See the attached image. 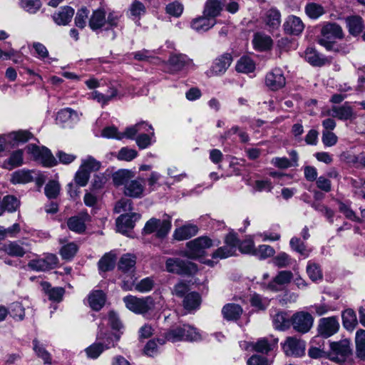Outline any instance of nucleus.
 Here are the masks:
<instances>
[{
    "instance_id": "obj_1",
    "label": "nucleus",
    "mask_w": 365,
    "mask_h": 365,
    "mask_svg": "<svg viewBox=\"0 0 365 365\" xmlns=\"http://www.w3.org/2000/svg\"><path fill=\"white\" fill-rule=\"evenodd\" d=\"M200 339L201 335L195 327L189 324H183L171 328L165 333V339H158V342L163 345L166 340L175 343L182 341H194Z\"/></svg>"
},
{
    "instance_id": "obj_2",
    "label": "nucleus",
    "mask_w": 365,
    "mask_h": 365,
    "mask_svg": "<svg viewBox=\"0 0 365 365\" xmlns=\"http://www.w3.org/2000/svg\"><path fill=\"white\" fill-rule=\"evenodd\" d=\"M120 15L115 11L110 12L107 17L102 9L94 10L88 20L91 29L96 31L99 29L110 30L118 26Z\"/></svg>"
},
{
    "instance_id": "obj_3",
    "label": "nucleus",
    "mask_w": 365,
    "mask_h": 365,
    "mask_svg": "<svg viewBox=\"0 0 365 365\" xmlns=\"http://www.w3.org/2000/svg\"><path fill=\"white\" fill-rule=\"evenodd\" d=\"M97 339L102 342L94 343L85 349L86 355L90 359H97L105 350L115 346V341H118L119 336L113 334H107L100 328Z\"/></svg>"
},
{
    "instance_id": "obj_4",
    "label": "nucleus",
    "mask_w": 365,
    "mask_h": 365,
    "mask_svg": "<svg viewBox=\"0 0 365 365\" xmlns=\"http://www.w3.org/2000/svg\"><path fill=\"white\" fill-rule=\"evenodd\" d=\"M321 34L322 37L319 39V43L328 51H338L335 39L343 38L344 34L341 27L336 23H328L322 27Z\"/></svg>"
},
{
    "instance_id": "obj_5",
    "label": "nucleus",
    "mask_w": 365,
    "mask_h": 365,
    "mask_svg": "<svg viewBox=\"0 0 365 365\" xmlns=\"http://www.w3.org/2000/svg\"><path fill=\"white\" fill-rule=\"evenodd\" d=\"M123 300L129 310L138 314H145L155 308V302L150 296L137 297L128 295L125 297Z\"/></svg>"
},
{
    "instance_id": "obj_6",
    "label": "nucleus",
    "mask_w": 365,
    "mask_h": 365,
    "mask_svg": "<svg viewBox=\"0 0 365 365\" xmlns=\"http://www.w3.org/2000/svg\"><path fill=\"white\" fill-rule=\"evenodd\" d=\"M212 240L207 237H199L186 244L187 250L183 252V256L195 259L205 254V250L212 247Z\"/></svg>"
},
{
    "instance_id": "obj_7",
    "label": "nucleus",
    "mask_w": 365,
    "mask_h": 365,
    "mask_svg": "<svg viewBox=\"0 0 365 365\" xmlns=\"http://www.w3.org/2000/svg\"><path fill=\"white\" fill-rule=\"evenodd\" d=\"M171 229V219L165 215L163 220L153 217L145 225L143 232L145 235L155 233L158 238H164Z\"/></svg>"
},
{
    "instance_id": "obj_8",
    "label": "nucleus",
    "mask_w": 365,
    "mask_h": 365,
    "mask_svg": "<svg viewBox=\"0 0 365 365\" xmlns=\"http://www.w3.org/2000/svg\"><path fill=\"white\" fill-rule=\"evenodd\" d=\"M329 347L327 356L330 360L337 363L344 362L351 354L350 341L348 339L330 342Z\"/></svg>"
},
{
    "instance_id": "obj_9",
    "label": "nucleus",
    "mask_w": 365,
    "mask_h": 365,
    "mask_svg": "<svg viewBox=\"0 0 365 365\" xmlns=\"http://www.w3.org/2000/svg\"><path fill=\"white\" fill-rule=\"evenodd\" d=\"M165 267L168 272L180 275H192L197 271L195 264L179 258L168 259Z\"/></svg>"
},
{
    "instance_id": "obj_10",
    "label": "nucleus",
    "mask_w": 365,
    "mask_h": 365,
    "mask_svg": "<svg viewBox=\"0 0 365 365\" xmlns=\"http://www.w3.org/2000/svg\"><path fill=\"white\" fill-rule=\"evenodd\" d=\"M29 154L44 166L52 167L56 164V159L52 155L51 152L47 148L38 147L34 144H29L26 148Z\"/></svg>"
},
{
    "instance_id": "obj_11",
    "label": "nucleus",
    "mask_w": 365,
    "mask_h": 365,
    "mask_svg": "<svg viewBox=\"0 0 365 365\" xmlns=\"http://www.w3.org/2000/svg\"><path fill=\"white\" fill-rule=\"evenodd\" d=\"M340 325L336 317H323L317 324L318 336L329 338L338 332Z\"/></svg>"
},
{
    "instance_id": "obj_12",
    "label": "nucleus",
    "mask_w": 365,
    "mask_h": 365,
    "mask_svg": "<svg viewBox=\"0 0 365 365\" xmlns=\"http://www.w3.org/2000/svg\"><path fill=\"white\" fill-rule=\"evenodd\" d=\"M28 252V245L19 241L0 244V258L5 255L11 257H22Z\"/></svg>"
},
{
    "instance_id": "obj_13",
    "label": "nucleus",
    "mask_w": 365,
    "mask_h": 365,
    "mask_svg": "<svg viewBox=\"0 0 365 365\" xmlns=\"http://www.w3.org/2000/svg\"><path fill=\"white\" fill-rule=\"evenodd\" d=\"M57 257L53 254H48L43 258L37 257L30 260L28 267L37 272H44L53 269L58 264Z\"/></svg>"
},
{
    "instance_id": "obj_14",
    "label": "nucleus",
    "mask_w": 365,
    "mask_h": 365,
    "mask_svg": "<svg viewBox=\"0 0 365 365\" xmlns=\"http://www.w3.org/2000/svg\"><path fill=\"white\" fill-rule=\"evenodd\" d=\"M314 319L307 312H299L293 314L292 324L293 328L301 333L308 332L313 326Z\"/></svg>"
},
{
    "instance_id": "obj_15",
    "label": "nucleus",
    "mask_w": 365,
    "mask_h": 365,
    "mask_svg": "<svg viewBox=\"0 0 365 365\" xmlns=\"http://www.w3.org/2000/svg\"><path fill=\"white\" fill-rule=\"evenodd\" d=\"M305 342L295 337H288L282 346L287 356H302L305 353Z\"/></svg>"
},
{
    "instance_id": "obj_16",
    "label": "nucleus",
    "mask_w": 365,
    "mask_h": 365,
    "mask_svg": "<svg viewBox=\"0 0 365 365\" xmlns=\"http://www.w3.org/2000/svg\"><path fill=\"white\" fill-rule=\"evenodd\" d=\"M140 217L141 215L136 212L121 215L116 220L117 230L125 234L134 227L135 222L139 220Z\"/></svg>"
},
{
    "instance_id": "obj_17",
    "label": "nucleus",
    "mask_w": 365,
    "mask_h": 365,
    "mask_svg": "<svg viewBox=\"0 0 365 365\" xmlns=\"http://www.w3.org/2000/svg\"><path fill=\"white\" fill-rule=\"evenodd\" d=\"M293 274L290 271H280L267 284V289L272 292L282 291L292 280Z\"/></svg>"
},
{
    "instance_id": "obj_18",
    "label": "nucleus",
    "mask_w": 365,
    "mask_h": 365,
    "mask_svg": "<svg viewBox=\"0 0 365 365\" xmlns=\"http://www.w3.org/2000/svg\"><path fill=\"white\" fill-rule=\"evenodd\" d=\"M265 83L272 91H277L285 86L286 80L280 68H274L269 72L265 78Z\"/></svg>"
},
{
    "instance_id": "obj_19",
    "label": "nucleus",
    "mask_w": 365,
    "mask_h": 365,
    "mask_svg": "<svg viewBox=\"0 0 365 365\" xmlns=\"http://www.w3.org/2000/svg\"><path fill=\"white\" fill-rule=\"evenodd\" d=\"M283 29L287 34L299 36L304 29V24L299 17L289 15L284 20Z\"/></svg>"
},
{
    "instance_id": "obj_20",
    "label": "nucleus",
    "mask_w": 365,
    "mask_h": 365,
    "mask_svg": "<svg viewBox=\"0 0 365 365\" xmlns=\"http://www.w3.org/2000/svg\"><path fill=\"white\" fill-rule=\"evenodd\" d=\"M232 57L230 53H224L214 61L210 70V76H221L225 73L231 65Z\"/></svg>"
},
{
    "instance_id": "obj_21",
    "label": "nucleus",
    "mask_w": 365,
    "mask_h": 365,
    "mask_svg": "<svg viewBox=\"0 0 365 365\" xmlns=\"http://www.w3.org/2000/svg\"><path fill=\"white\" fill-rule=\"evenodd\" d=\"M90 220V215L87 212H82L68 218L67 225L70 230L78 234H82L86 230V223Z\"/></svg>"
},
{
    "instance_id": "obj_22",
    "label": "nucleus",
    "mask_w": 365,
    "mask_h": 365,
    "mask_svg": "<svg viewBox=\"0 0 365 365\" xmlns=\"http://www.w3.org/2000/svg\"><path fill=\"white\" fill-rule=\"evenodd\" d=\"M145 190V180L141 178L131 179L124 187V194L126 196L140 198L143 197Z\"/></svg>"
},
{
    "instance_id": "obj_23",
    "label": "nucleus",
    "mask_w": 365,
    "mask_h": 365,
    "mask_svg": "<svg viewBox=\"0 0 365 365\" xmlns=\"http://www.w3.org/2000/svg\"><path fill=\"white\" fill-rule=\"evenodd\" d=\"M329 115L341 120H351L356 116L354 109L348 103H345L341 106H333L329 110Z\"/></svg>"
},
{
    "instance_id": "obj_24",
    "label": "nucleus",
    "mask_w": 365,
    "mask_h": 365,
    "mask_svg": "<svg viewBox=\"0 0 365 365\" xmlns=\"http://www.w3.org/2000/svg\"><path fill=\"white\" fill-rule=\"evenodd\" d=\"M216 20L210 16L204 15L192 20L191 28L197 32H205L213 27Z\"/></svg>"
},
{
    "instance_id": "obj_25",
    "label": "nucleus",
    "mask_w": 365,
    "mask_h": 365,
    "mask_svg": "<svg viewBox=\"0 0 365 365\" xmlns=\"http://www.w3.org/2000/svg\"><path fill=\"white\" fill-rule=\"evenodd\" d=\"M242 312L243 309L241 306L235 303L227 304L222 309V316L227 321L239 319Z\"/></svg>"
},
{
    "instance_id": "obj_26",
    "label": "nucleus",
    "mask_w": 365,
    "mask_h": 365,
    "mask_svg": "<svg viewBox=\"0 0 365 365\" xmlns=\"http://www.w3.org/2000/svg\"><path fill=\"white\" fill-rule=\"evenodd\" d=\"M74 9L70 6H64L53 15L54 22L59 26L67 25L72 19Z\"/></svg>"
},
{
    "instance_id": "obj_27",
    "label": "nucleus",
    "mask_w": 365,
    "mask_h": 365,
    "mask_svg": "<svg viewBox=\"0 0 365 365\" xmlns=\"http://www.w3.org/2000/svg\"><path fill=\"white\" fill-rule=\"evenodd\" d=\"M149 132L150 131V135L151 136L154 135L153 128L152 125H148V123L145 122H141L135 124L133 126L128 127L125 129V132L121 133L122 139L124 138L133 139L134 136L138 133V132Z\"/></svg>"
},
{
    "instance_id": "obj_28",
    "label": "nucleus",
    "mask_w": 365,
    "mask_h": 365,
    "mask_svg": "<svg viewBox=\"0 0 365 365\" xmlns=\"http://www.w3.org/2000/svg\"><path fill=\"white\" fill-rule=\"evenodd\" d=\"M304 58L309 63L314 66H322L328 62L327 58L319 53L313 48H307L306 49Z\"/></svg>"
},
{
    "instance_id": "obj_29",
    "label": "nucleus",
    "mask_w": 365,
    "mask_h": 365,
    "mask_svg": "<svg viewBox=\"0 0 365 365\" xmlns=\"http://www.w3.org/2000/svg\"><path fill=\"white\" fill-rule=\"evenodd\" d=\"M225 0H207L204 7L203 14L215 19V17L220 15Z\"/></svg>"
},
{
    "instance_id": "obj_30",
    "label": "nucleus",
    "mask_w": 365,
    "mask_h": 365,
    "mask_svg": "<svg viewBox=\"0 0 365 365\" xmlns=\"http://www.w3.org/2000/svg\"><path fill=\"white\" fill-rule=\"evenodd\" d=\"M41 286L45 294L48 297L49 300L56 302H59L62 300L65 293L63 288L52 287L48 282L42 283Z\"/></svg>"
},
{
    "instance_id": "obj_31",
    "label": "nucleus",
    "mask_w": 365,
    "mask_h": 365,
    "mask_svg": "<svg viewBox=\"0 0 365 365\" xmlns=\"http://www.w3.org/2000/svg\"><path fill=\"white\" fill-rule=\"evenodd\" d=\"M197 227L193 225H186L175 229L173 237L175 240L181 241L192 237L197 233Z\"/></svg>"
},
{
    "instance_id": "obj_32",
    "label": "nucleus",
    "mask_w": 365,
    "mask_h": 365,
    "mask_svg": "<svg viewBox=\"0 0 365 365\" xmlns=\"http://www.w3.org/2000/svg\"><path fill=\"white\" fill-rule=\"evenodd\" d=\"M133 178L134 173L126 169L118 170L112 175L113 184L115 186L124 185V187H125V184H128Z\"/></svg>"
},
{
    "instance_id": "obj_33",
    "label": "nucleus",
    "mask_w": 365,
    "mask_h": 365,
    "mask_svg": "<svg viewBox=\"0 0 365 365\" xmlns=\"http://www.w3.org/2000/svg\"><path fill=\"white\" fill-rule=\"evenodd\" d=\"M190 61L187 56L181 53L171 54L168 59V65L172 71L182 70Z\"/></svg>"
},
{
    "instance_id": "obj_34",
    "label": "nucleus",
    "mask_w": 365,
    "mask_h": 365,
    "mask_svg": "<svg viewBox=\"0 0 365 365\" xmlns=\"http://www.w3.org/2000/svg\"><path fill=\"white\" fill-rule=\"evenodd\" d=\"M346 26L351 35L356 36L361 34L364 28V21L359 16L347 17L346 19Z\"/></svg>"
},
{
    "instance_id": "obj_35",
    "label": "nucleus",
    "mask_w": 365,
    "mask_h": 365,
    "mask_svg": "<svg viewBox=\"0 0 365 365\" xmlns=\"http://www.w3.org/2000/svg\"><path fill=\"white\" fill-rule=\"evenodd\" d=\"M264 22L270 30H274L279 27L281 24V14L276 9H270L266 13Z\"/></svg>"
},
{
    "instance_id": "obj_36",
    "label": "nucleus",
    "mask_w": 365,
    "mask_h": 365,
    "mask_svg": "<svg viewBox=\"0 0 365 365\" xmlns=\"http://www.w3.org/2000/svg\"><path fill=\"white\" fill-rule=\"evenodd\" d=\"M88 301L92 309L98 311L105 304V294L101 290H95L88 295Z\"/></svg>"
},
{
    "instance_id": "obj_37",
    "label": "nucleus",
    "mask_w": 365,
    "mask_h": 365,
    "mask_svg": "<svg viewBox=\"0 0 365 365\" xmlns=\"http://www.w3.org/2000/svg\"><path fill=\"white\" fill-rule=\"evenodd\" d=\"M272 323L276 329L284 331L290 327V319L286 312H278L272 316Z\"/></svg>"
},
{
    "instance_id": "obj_38",
    "label": "nucleus",
    "mask_w": 365,
    "mask_h": 365,
    "mask_svg": "<svg viewBox=\"0 0 365 365\" xmlns=\"http://www.w3.org/2000/svg\"><path fill=\"white\" fill-rule=\"evenodd\" d=\"M252 43L256 49L259 51H265L271 48L272 45V40L267 35L257 33L254 36Z\"/></svg>"
},
{
    "instance_id": "obj_39",
    "label": "nucleus",
    "mask_w": 365,
    "mask_h": 365,
    "mask_svg": "<svg viewBox=\"0 0 365 365\" xmlns=\"http://www.w3.org/2000/svg\"><path fill=\"white\" fill-rule=\"evenodd\" d=\"M201 303V298L198 293L190 292L185 296L183 299V307L188 312L195 310L199 308Z\"/></svg>"
},
{
    "instance_id": "obj_40",
    "label": "nucleus",
    "mask_w": 365,
    "mask_h": 365,
    "mask_svg": "<svg viewBox=\"0 0 365 365\" xmlns=\"http://www.w3.org/2000/svg\"><path fill=\"white\" fill-rule=\"evenodd\" d=\"M76 112L71 108H64L58 112L56 120L58 124L69 123L78 120Z\"/></svg>"
},
{
    "instance_id": "obj_41",
    "label": "nucleus",
    "mask_w": 365,
    "mask_h": 365,
    "mask_svg": "<svg viewBox=\"0 0 365 365\" xmlns=\"http://www.w3.org/2000/svg\"><path fill=\"white\" fill-rule=\"evenodd\" d=\"M34 171L21 170L14 172L12 174L11 182L14 184L16 183H28L34 180Z\"/></svg>"
},
{
    "instance_id": "obj_42",
    "label": "nucleus",
    "mask_w": 365,
    "mask_h": 365,
    "mask_svg": "<svg viewBox=\"0 0 365 365\" xmlns=\"http://www.w3.org/2000/svg\"><path fill=\"white\" fill-rule=\"evenodd\" d=\"M32 138V133L28 130L14 131L7 135L9 143H12L14 145L19 143H26Z\"/></svg>"
},
{
    "instance_id": "obj_43",
    "label": "nucleus",
    "mask_w": 365,
    "mask_h": 365,
    "mask_svg": "<svg viewBox=\"0 0 365 365\" xmlns=\"http://www.w3.org/2000/svg\"><path fill=\"white\" fill-rule=\"evenodd\" d=\"M235 68L239 73H249L255 71V63L250 57L242 56L237 61Z\"/></svg>"
},
{
    "instance_id": "obj_44",
    "label": "nucleus",
    "mask_w": 365,
    "mask_h": 365,
    "mask_svg": "<svg viewBox=\"0 0 365 365\" xmlns=\"http://www.w3.org/2000/svg\"><path fill=\"white\" fill-rule=\"evenodd\" d=\"M136 263V257L130 254L123 255L118 262V269L123 272L133 271Z\"/></svg>"
},
{
    "instance_id": "obj_45",
    "label": "nucleus",
    "mask_w": 365,
    "mask_h": 365,
    "mask_svg": "<svg viewBox=\"0 0 365 365\" xmlns=\"http://www.w3.org/2000/svg\"><path fill=\"white\" fill-rule=\"evenodd\" d=\"M355 343L356 355L362 360H365V330L359 329L356 332Z\"/></svg>"
},
{
    "instance_id": "obj_46",
    "label": "nucleus",
    "mask_w": 365,
    "mask_h": 365,
    "mask_svg": "<svg viewBox=\"0 0 365 365\" xmlns=\"http://www.w3.org/2000/svg\"><path fill=\"white\" fill-rule=\"evenodd\" d=\"M343 326L347 330H353L357 324V319L354 311L347 309L342 313Z\"/></svg>"
},
{
    "instance_id": "obj_47",
    "label": "nucleus",
    "mask_w": 365,
    "mask_h": 365,
    "mask_svg": "<svg viewBox=\"0 0 365 365\" xmlns=\"http://www.w3.org/2000/svg\"><path fill=\"white\" fill-rule=\"evenodd\" d=\"M250 302L251 306L256 310L264 311L268 307L270 301L267 297H264L259 294L254 293L250 296Z\"/></svg>"
},
{
    "instance_id": "obj_48",
    "label": "nucleus",
    "mask_w": 365,
    "mask_h": 365,
    "mask_svg": "<svg viewBox=\"0 0 365 365\" xmlns=\"http://www.w3.org/2000/svg\"><path fill=\"white\" fill-rule=\"evenodd\" d=\"M115 264V256L109 252L106 254L98 262V268L102 272H107L114 268Z\"/></svg>"
},
{
    "instance_id": "obj_49",
    "label": "nucleus",
    "mask_w": 365,
    "mask_h": 365,
    "mask_svg": "<svg viewBox=\"0 0 365 365\" xmlns=\"http://www.w3.org/2000/svg\"><path fill=\"white\" fill-rule=\"evenodd\" d=\"M23 163V151L18 150L12 153L8 160L4 162V165L7 169L11 170L16 167L21 165Z\"/></svg>"
},
{
    "instance_id": "obj_50",
    "label": "nucleus",
    "mask_w": 365,
    "mask_h": 365,
    "mask_svg": "<svg viewBox=\"0 0 365 365\" xmlns=\"http://www.w3.org/2000/svg\"><path fill=\"white\" fill-rule=\"evenodd\" d=\"M272 262L279 268L287 267L295 263V260L285 252H279L272 259Z\"/></svg>"
},
{
    "instance_id": "obj_51",
    "label": "nucleus",
    "mask_w": 365,
    "mask_h": 365,
    "mask_svg": "<svg viewBox=\"0 0 365 365\" xmlns=\"http://www.w3.org/2000/svg\"><path fill=\"white\" fill-rule=\"evenodd\" d=\"M101 163L100 161L96 160L93 157L88 155L81 160V168L86 170H88L89 173L93 171H97L100 169Z\"/></svg>"
},
{
    "instance_id": "obj_52",
    "label": "nucleus",
    "mask_w": 365,
    "mask_h": 365,
    "mask_svg": "<svg viewBox=\"0 0 365 365\" xmlns=\"http://www.w3.org/2000/svg\"><path fill=\"white\" fill-rule=\"evenodd\" d=\"M78 247L74 242H70L63 245L60 250V255L63 259L70 260L76 254Z\"/></svg>"
},
{
    "instance_id": "obj_53",
    "label": "nucleus",
    "mask_w": 365,
    "mask_h": 365,
    "mask_svg": "<svg viewBox=\"0 0 365 365\" xmlns=\"http://www.w3.org/2000/svg\"><path fill=\"white\" fill-rule=\"evenodd\" d=\"M275 253L274 249L270 245H261L255 248L254 255L259 259H265L268 257H272Z\"/></svg>"
},
{
    "instance_id": "obj_54",
    "label": "nucleus",
    "mask_w": 365,
    "mask_h": 365,
    "mask_svg": "<svg viewBox=\"0 0 365 365\" xmlns=\"http://www.w3.org/2000/svg\"><path fill=\"white\" fill-rule=\"evenodd\" d=\"M305 13L309 18L316 19L324 13V9L319 4L310 3L305 6Z\"/></svg>"
},
{
    "instance_id": "obj_55",
    "label": "nucleus",
    "mask_w": 365,
    "mask_h": 365,
    "mask_svg": "<svg viewBox=\"0 0 365 365\" xmlns=\"http://www.w3.org/2000/svg\"><path fill=\"white\" fill-rule=\"evenodd\" d=\"M307 272L309 278L316 282L322 279L323 274L319 264L309 262L307 267Z\"/></svg>"
},
{
    "instance_id": "obj_56",
    "label": "nucleus",
    "mask_w": 365,
    "mask_h": 365,
    "mask_svg": "<svg viewBox=\"0 0 365 365\" xmlns=\"http://www.w3.org/2000/svg\"><path fill=\"white\" fill-rule=\"evenodd\" d=\"M60 189V185L57 181L51 180L46 185L44 192L48 198L55 199L59 195Z\"/></svg>"
},
{
    "instance_id": "obj_57",
    "label": "nucleus",
    "mask_w": 365,
    "mask_h": 365,
    "mask_svg": "<svg viewBox=\"0 0 365 365\" xmlns=\"http://www.w3.org/2000/svg\"><path fill=\"white\" fill-rule=\"evenodd\" d=\"M289 245L291 248L299 253L304 257H307L309 255V251L307 250L305 244L299 238L294 237L290 240Z\"/></svg>"
},
{
    "instance_id": "obj_58",
    "label": "nucleus",
    "mask_w": 365,
    "mask_h": 365,
    "mask_svg": "<svg viewBox=\"0 0 365 365\" xmlns=\"http://www.w3.org/2000/svg\"><path fill=\"white\" fill-rule=\"evenodd\" d=\"M1 205L4 208V211L7 210L8 212H13L19 207L20 202L16 197L6 195L3 198Z\"/></svg>"
},
{
    "instance_id": "obj_59",
    "label": "nucleus",
    "mask_w": 365,
    "mask_h": 365,
    "mask_svg": "<svg viewBox=\"0 0 365 365\" xmlns=\"http://www.w3.org/2000/svg\"><path fill=\"white\" fill-rule=\"evenodd\" d=\"M88 14L89 11L86 7L78 9L75 17V25L79 29H84L87 24Z\"/></svg>"
},
{
    "instance_id": "obj_60",
    "label": "nucleus",
    "mask_w": 365,
    "mask_h": 365,
    "mask_svg": "<svg viewBox=\"0 0 365 365\" xmlns=\"http://www.w3.org/2000/svg\"><path fill=\"white\" fill-rule=\"evenodd\" d=\"M90 174L88 170H86L82 168L79 167V169L75 174L74 180L77 185L79 187H85L90 178Z\"/></svg>"
},
{
    "instance_id": "obj_61",
    "label": "nucleus",
    "mask_w": 365,
    "mask_h": 365,
    "mask_svg": "<svg viewBox=\"0 0 365 365\" xmlns=\"http://www.w3.org/2000/svg\"><path fill=\"white\" fill-rule=\"evenodd\" d=\"M154 281L151 277H145L135 284V289L139 292L145 293L152 290Z\"/></svg>"
},
{
    "instance_id": "obj_62",
    "label": "nucleus",
    "mask_w": 365,
    "mask_h": 365,
    "mask_svg": "<svg viewBox=\"0 0 365 365\" xmlns=\"http://www.w3.org/2000/svg\"><path fill=\"white\" fill-rule=\"evenodd\" d=\"M272 346L266 338H262L257 342L252 344V351L268 353L272 349Z\"/></svg>"
},
{
    "instance_id": "obj_63",
    "label": "nucleus",
    "mask_w": 365,
    "mask_h": 365,
    "mask_svg": "<svg viewBox=\"0 0 365 365\" xmlns=\"http://www.w3.org/2000/svg\"><path fill=\"white\" fill-rule=\"evenodd\" d=\"M138 155V152L127 147L122 148L117 155V158L120 160L131 161Z\"/></svg>"
},
{
    "instance_id": "obj_64",
    "label": "nucleus",
    "mask_w": 365,
    "mask_h": 365,
    "mask_svg": "<svg viewBox=\"0 0 365 365\" xmlns=\"http://www.w3.org/2000/svg\"><path fill=\"white\" fill-rule=\"evenodd\" d=\"M21 6L30 14H35L41 7L39 0H21Z\"/></svg>"
}]
</instances>
